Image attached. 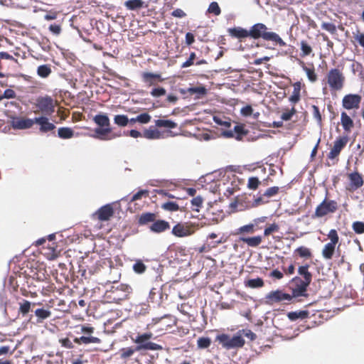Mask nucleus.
I'll return each mask as SVG.
<instances>
[{
  "label": "nucleus",
  "mask_w": 364,
  "mask_h": 364,
  "mask_svg": "<svg viewBox=\"0 0 364 364\" xmlns=\"http://www.w3.org/2000/svg\"><path fill=\"white\" fill-rule=\"evenodd\" d=\"M58 103L51 96H40L36 98L34 107L35 113L42 114V116H50L55 112Z\"/></svg>",
  "instance_id": "39448f33"
},
{
  "label": "nucleus",
  "mask_w": 364,
  "mask_h": 364,
  "mask_svg": "<svg viewBox=\"0 0 364 364\" xmlns=\"http://www.w3.org/2000/svg\"><path fill=\"white\" fill-rule=\"evenodd\" d=\"M48 30L54 35L58 36L60 34L62 28L59 24H51L50 25Z\"/></svg>",
  "instance_id": "0e129e2a"
},
{
  "label": "nucleus",
  "mask_w": 364,
  "mask_h": 364,
  "mask_svg": "<svg viewBox=\"0 0 364 364\" xmlns=\"http://www.w3.org/2000/svg\"><path fill=\"white\" fill-rule=\"evenodd\" d=\"M93 121L98 126V127L111 128L109 119L105 114H96L93 117Z\"/></svg>",
  "instance_id": "bb28decb"
},
{
  "label": "nucleus",
  "mask_w": 364,
  "mask_h": 364,
  "mask_svg": "<svg viewBox=\"0 0 364 364\" xmlns=\"http://www.w3.org/2000/svg\"><path fill=\"white\" fill-rule=\"evenodd\" d=\"M261 182L257 177H250L248 179L247 188L250 190H256L259 187Z\"/></svg>",
  "instance_id": "8fccbe9b"
},
{
  "label": "nucleus",
  "mask_w": 364,
  "mask_h": 364,
  "mask_svg": "<svg viewBox=\"0 0 364 364\" xmlns=\"http://www.w3.org/2000/svg\"><path fill=\"white\" fill-rule=\"evenodd\" d=\"M353 38L355 41L363 48H364V33L357 31L355 33H353Z\"/></svg>",
  "instance_id": "5fc2aeb1"
},
{
  "label": "nucleus",
  "mask_w": 364,
  "mask_h": 364,
  "mask_svg": "<svg viewBox=\"0 0 364 364\" xmlns=\"http://www.w3.org/2000/svg\"><path fill=\"white\" fill-rule=\"evenodd\" d=\"M253 109L250 105H247L242 108L241 109V114L245 116H250L252 114Z\"/></svg>",
  "instance_id": "338daca9"
},
{
  "label": "nucleus",
  "mask_w": 364,
  "mask_h": 364,
  "mask_svg": "<svg viewBox=\"0 0 364 364\" xmlns=\"http://www.w3.org/2000/svg\"><path fill=\"white\" fill-rule=\"evenodd\" d=\"M171 16L176 18H183L186 16V14L182 9H176L172 11Z\"/></svg>",
  "instance_id": "774afa93"
},
{
  "label": "nucleus",
  "mask_w": 364,
  "mask_h": 364,
  "mask_svg": "<svg viewBox=\"0 0 364 364\" xmlns=\"http://www.w3.org/2000/svg\"><path fill=\"white\" fill-rule=\"evenodd\" d=\"M196 58V55L194 52L190 54L188 59L181 65L182 68L190 67L194 64V60Z\"/></svg>",
  "instance_id": "680f3d73"
},
{
  "label": "nucleus",
  "mask_w": 364,
  "mask_h": 364,
  "mask_svg": "<svg viewBox=\"0 0 364 364\" xmlns=\"http://www.w3.org/2000/svg\"><path fill=\"white\" fill-rule=\"evenodd\" d=\"M171 232L176 237H183L193 235L194 230L187 223H178L173 226Z\"/></svg>",
  "instance_id": "2eb2a0df"
},
{
  "label": "nucleus",
  "mask_w": 364,
  "mask_h": 364,
  "mask_svg": "<svg viewBox=\"0 0 364 364\" xmlns=\"http://www.w3.org/2000/svg\"><path fill=\"white\" fill-rule=\"evenodd\" d=\"M144 1L142 0H128L125 1L124 6L129 10H136L143 7Z\"/></svg>",
  "instance_id": "4c0bfd02"
},
{
  "label": "nucleus",
  "mask_w": 364,
  "mask_h": 364,
  "mask_svg": "<svg viewBox=\"0 0 364 364\" xmlns=\"http://www.w3.org/2000/svg\"><path fill=\"white\" fill-rule=\"evenodd\" d=\"M229 35L235 38L242 39L249 37V31L242 27H234L228 30Z\"/></svg>",
  "instance_id": "a878e982"
},
{
  "label": "nucleus",
  "mask_w": 364,
  "mask_h": 364,
  "mask_svg": "<svg viewBox=\"0 0 364 364\" xmlns=\"http://www.w3.org/2000/svg\"><path fill=\"white\" fill-rule=\"evenodd\" d=\"M58 136L63 139H71L74 136V131L70 127H60L58 130Z\"/></svg>",
  "instance_id": "72a5a7b5"
},
{
  "label": "nucleus",
  "mask_w": 364,
  "mask_h": 364,
  "mask_svg": "<svg viewBox=\"0 0 364 364\" xmlns=\"http://www.w3.org/2000/svg\"><path fill=\"white\" fill-rule=\"evenodd\" d=\"M155 125L158 127L168 129H174L177 127V124L170 119H157L155 121Z\"/></svg>",
  "instance_id": "c9c22d12"
},
{
  "label": "nucleus",
  "mask_w": 364,
  "mask_h": 364,
  "mask_svg": "<svg viewBox=\"0 0 364 364\" xmlns=\"http://www.w3.org/2000/svg\"><path fill=\"white\" fill-rule=\"evenodd\" d=\"M248 34L250 37L254 39L262 38L265 41H270L277 43L282 41V39L277 33L267 31V26L261 23H258L252 26L249 31Z\"/></svg>",
  "instance_id": "423d86ee"
},
{
  "label": "nucleus",
  "mask_w": 364,
  "mask_h": 364,
  "mask_svg": "<svg viewBox=\"0 0 364 364\" xmlns=\"http://www.w3.org/2000/svg\"><path fill=\"white\" fill-rule=\"evenodd\" d=\"M349 138L347 135L339 136L333 141V145L328 152L327 157L330 160L338 161V156L342 150L346 146Z\"/></svg>",
  "instance_id": "9d476101"
},
{
  "label": "nucleus",
  "mask_w": 364,
  "mask_h": 364,
  "mask_svg": "<svg viewBox=\"0 0 364 364\" xmlns=\"http://www.w3.org/2000/svg\"><path fill=\"white\" fill-rule=\"evenodd\" d=\"M341 124L345 132L350 133L354 127V122L352 118L346 112L341 114Z\"/></svg>",
  "instance_id": "393cba45"
},
{
  "label": "nucleus",
  "mask_w": 364,
  "mask_h": 364,
  "mask_svg": "<svg viewBox=\"0 0 364 364\" xmlns=\"http://www.w3.org/2000/svg\"><path fill=\"white\" fill-rule=\"evenodd\" d=\"M34 124V119L24 117H14L11 121L12 127L14 129H24L31 128Z\"/></svg>",
  "instance_id": "6ab92c4d"
},
{
  "label": "nucleus",
  "mask_w": 364,
  "mask_h": 364,
  "mask_svg": "<svg viewBox=\"0 0 364 364\" xmlns=\"http://www.w3.org/2000/svg\"><path fill=\"white\" fill-rule=\"evenodd\" d=\"M144 136L149 139H159L161 137V133L156 129L150 127L148 129H146L143 134Z\"/></svg>",
  "instance_id": "58836bf2"
},
{
  "label": "nucleus",
  "mask_w": 364,
  "mask_h": 364,
  "mask_svg": "<svg viewBox=\"0 0 364 364\" xmlns=\"http://www.w3.org/2000/svg\"><path fill=\"white\" fill-rule=\"evenodd\" d=\"M35 315L37 317L38 322H41L43 320L49 318L51 316V312L48 309L43 308L36 309L34 311Z\"/></svg>",
  "instance_id": "f704fd0d"
},
{
  "label": "nucleus",
  "mask_w": 364,
  "mask_h": 364,
  "mask_svg": "<svg viewBox=\"0 0 364 364\" xmlns=\"http://www.w3.org/2000/svg\"><path fill=\"white\" fill-rule=\"evenodd\" d=\"M191 203L193 205V210L199 211V208H200L203 204V199L201 197L197 196L191 200Z\"/></svg>",
  "instance_id": "6e6d98bb"
},
{
  "label": "nucleus",
  "mask_w": 364,
  "mask_h": 364,
  "mask_svg": "<svg viewBox=\"0 0 364 364\" xmlns=\"http://www.w3.org/2000/svg\"><path fill=\"white\" fill-rule=\"evenodd\" d=\"M114 210L112 204H106L100 207L92 215V218L101 222L108 221L114 215Z\"/></svg>",
  "instance_id": "4468645a"
},
{
  "label": "nucleus",
  "mask_w": 364,
  "mask_h": 364,
  "mask_svg": "<svg viewBox=\"0 0 364 364\" xmlns=\"http://www.w3.org/2000/svg\"><path fill=\"white\" fill-rule=\"evenodd\" d=\"M295 112L296 111L294 107L290 110L286 109L282 113L280 116L281 120L273 122L272 124H270L269 127L273 128L282 127L284 126V122L289 121L293 117V115L295 114Z\"/></svg>",
  "instance_id": "aec40b11"
},
{
  "label": "nucleus",
  "mask_w": 364,
  "mask_h": 364,
  "mask_svg": "<svg viewBox=\"0 0 364 364\" xmlns=\"http://www.w3.org/2000/svg\"><path fill=\"white\" fill-rule=\"evenodd\" d=\"M218 341L223 346L227 349L241 348L245 344V340L240 336L230 337L227 334H222L218 337Z\"/></svg>",
  "instance_id": "f8f14e48"
},
{
  "label": "nucleus",
  "mask_w": 364,
  "mask_h": 364,
  "mask_svg": "<svg viewBox=\"0 0 364 364\" xmlns=\"http://www.w3.org/2000/svg\"><path fill=\"white\" fill-rule=\"evenodd\" d=\"M143 197L147 198L149 197V191L146 190H141L134 194L130 200V202H134L138 200L141 199Z\"/></svg>",
  "instance_id": "3c124183"
},
{
  "label": "nucleus",
  "mask_w": 364,
  "mask_h": 364,
  "mask_svg": "<svg viewBox=\"0 0 364 364\" xmlns=\"http://www.w3.org/2000/svg\"><path fill=\"white\" fill-rule=\"evenodd\" d=\"M114 122L116 124L120 127H125L129 123V119L127 115L117 114L114 116Z\"/></svg>",
  "instance_id": "c03bdc74"
},
{
  "label": "nucleus",
  "mask_w": 364,
  "mask_h": 364,
  "mask_svg": "<svg viewBox=\"0 0 364 364\" xmlns=\"http://www.w3.org/2000/svg\"><path fill=\"white\" fill-rule=\"evenodd\" d=\"M74 342L77 344H88V343H100L101 340L97 337L94 336H81L80 338H75Z\"/></svg>",
  "instance_id": "473e14b6"
},
{
  "label": "nucleus",
  "mask_w": 364,
  "mask_h": 364,
  "mask_svg": "<svg viewBox=\"0 0 364 364\" xmlns=\"http://www.w3.org/2000/svg\"><path fill=\"white\" fill-rule=\"evenodd\" d=\"M18 304V314H21L23 317H24L31 310V307H34V306H36V304L31 303V301L26 299H23L21 302H19Z\"/></svg>",
  "instance_id": "cd10ccee"
},
{
  "label": "nucleus",
  "mask_w": 364,
  "mask_h": 364,
  "mask_svg": "<svg viewBox=\"0 0 364 364\" xmlns=\"http://www.w3.org/2000/svg\"><path fill=\"white\" fill-rule=\"evenodd\" d=\"M264 219L257 218L254 220V223H250L247 225H242L237 229V234L242 235V237H245V235L253 234L256 230V226L257 223L263 222Z\"/></svg>",
  "instance_id": "4be33fe9"
},
{
  "label": "nucleus",
  "mask_w": 364,
  "mask_h": 364,
  "mask_svg": "<svg viewBox=\"0 0 364 364\" xmlns=\"http://www.w3.org/2000/svg\"><path fill=\"white\" fill-rule=\"evenodd\" d=\"M151 117L148 113H142L136 117V120L141 124H147L150 122Z\"/></svg>",
  "instance_id": "4d7b16f0"
},
{
  "label": "nucleus",
  "mask_w": 364,
  "mask_h": 364,
  "mask_svg": "<svg viewBox=\"0 0 364 364\" xmlns=\"http://www.w3.org/2000/svg\"><path fill=\"white\" fill-rule=\"evenodd\" d=\"M247 134V131H246L242 124L236 125L234 127L233 130H228L223 132V135L226 137H235L237 139H242V136H245Z\"/></svg>",
  "instance_id": "412c9836"
},
{
  "label": "nucleus",
  "mask_w": 364,
  "mask_h": 364,
  "mask_svg": "<svg viewBox=\"0 0 364 364\" xmlns=\"http://www.w3.org/2000/svg\"><path fill=\"white\" fill-rule=\"evenodd\" d=\"M362 96L358 94H347L342 99V107L346 110H356L360 108Z\"/></svg>",
  "instance_id": "ddd939ff"
},
{
  "label": "nucleus",
  "mask_w": 364,
  "mask_h": 364,
  "mask_svg": "<svg viewBox=\"0 0 364 364\" xmlns=\"http://www.w3.org/2000/svg\"><path fill=\"white\" fill-rule=\"evenodd\" d=\"M279 231V226L278 224L273 223L267 224L264 229L263 235H255L252 237H240L239 241L244 242L250 247H258L262 242L263 238L268 237L269 235H273L274 233Z\"/></svg>",
  "instance_id": "f03ea898"
},
{
  "label": "nucleus",
  "mask_w": 364,
  "mask_h": 364,
  "mask_svg": "<svg viewBox=\"0 0 364 364\" xmlns=\"http://www.w3.org/2000/svg\"><path fill=\"white\" fill-rule=\"evenodd\" d=\"M326 82L331 91H339L343 89L346 82V77L339 68L331 69L326 77Z\"/></svg>",
  "instance_id": "0eeeda50"
},
{
  "label": "nucleus",
  "mask_w": 364,
  "mask_h": 364,
  "mask_svg": "<svg viewBox=\"0 0 364 364\" xmlns=\"http://www.w3.org/2000/svg\"><path fill=\"white\" fill-rule=\"evenodd\" d=\"M321 28L327 31H328L329 33H331V34H334L336 33V26L332 23H327V22H323L321 24Z\"/></svg>",
  "instance_id": "bf43d9fd"
},
{
  "label": "nucleus",
  "mask_w": 364,
  "mask_h": 364,
  "mask_svg": "<svg viewBox=\"0 0 364 364\" xmlns=\"http://www.w3.org/2000/svg\"><path fill=\"white\" fill-rule=\"evenodd\" d=\"M289 289V293L280 289L269 292L265 296L266 303L270 305L276 303L290 304L293 299L296 297V288L290 287Z\"/></svg>",
  "instance_id": "20e7f679"
},
{
  "label": "nucleus",
  "mask_w": 364,
  "mask_h": 364,
  "mask_svg": "<svg viewBox=\"0 0 364 364\" xmlns=\"http://www.w3.org/2000/svg\"><path fill=\"white\" fill-rule=\"evenodd\" d=\"M16 95L15 91L11 89H6L4 92V95H2V97H4V99H14L16 97Z\"/></svg>",
  "instance_id": "69168bd1"
},
{
  "label": "nucleus",
  "mask_w": 364,
  "mask_h": 364,
  "mask_svg": "<svg viewBox=\"0 0 364 364\" xmlns=\"http://www.w3.org/2000/svg\"><path fill=\"white\" fill-rule=\"evenodd\" d=\"M348 178L350 190L355 191L363 186L364 180L363 176L358 171L348 173Z\"/></svg>",
  "instance_id": "f3484780"
},
{
  "label": "nucleus",
  "mask_w": 364,
  "mask_h": 364,
  "mask_svg": "<svg viewBox=\"0 0 364 364\" xmlns=\"http://www.w3.org/2000/svg\"><path fill=\"white\" fill-rule=\"evenodd\" d=\"M170 229L168 222L164 220H158L152 223L150 226V230L155 233H161Z\"/></svg>",
  "instance_id": "b1692460"
},
{
  "label": "nucleus",
  "mask_w": 364,
  "mask_h": 364,
  "mask_svg": "<svg viewBox=\"0 0 364 364\" xmlns=\"http://www.w3.org/2000/svg\"><path fill=\"white\" fill-rule=\"evenodd\" d=\"M299 65L303 68L305 71L309 80L311 82H314L317 80V75L315 73V69L313 65L311 67H307L304 61L299 60Z\"/></svg>",
  "instance_id": "c756f323"
},
{
  "label": "nucleus",
  "mask_w": 364,
  "mask_h": 364,
  "mask_svg": "<svg viewBox=\"0 0 364 364\" xmlns=\"http://www.w3.org/2000/svg\"><path fill=\"white\" fill-rule=\"evenodd\" d=\"M61 346L65 348L72 349L74 348L73 342L68 338H64L59 340Z\"/></svg>",
  "instance_id": "e2e57ef3"
},
{
  "label": "nucleus",
  "mask_w": 364,
  "mask_h": 364,
  "mask_svg": "<svg viewBox=\"0 0 364 364\" xmlns=\"http://www.w3.org/2000/svg\"><path fill=\"white\" fill-rule=\"evenodd\" d=\"M111 128L97 127L95 129L93 137L100 140H110L116 136H120V134H113L112 136H107V134L111 133Z\"/></svg>",
  "instance_id": "5701e85b"
},
{
  "label": "nucleus",
  "mask_w": 364,
  "mask_h": 364,
  "mask_svg": "<svg viewBox=\"0 0 364 364\" xmlns=\"http://www.w3.org/2000/svg\"><path fill=\"white\" fill-rule=\"evenodd\" d=\"M161 208L167 211H177L180 209L179 205L173 201H168L161 205Z\"/></svg>",
  "instance_id": "49530a36"
},
{
  "label": "nucleus",
  "mask_w": 364,
  "mask_h": 364,
  "mask_svg": "<svg viewBox=\"0 0 364 364\" xmlns=\"http://www.w3.org/2000/svg\"><path fill=\"white\" fill-rule=\"evenodd\" d=\"M312 53L311 46L305 41L301 42V57L309 55Z\"/></svg>",
  "instance_id": "79ce46f5"
},
{
  "label": "nucleus",
  "mask_w": 364,
  "mask_h": 364,
  "mask_svg": "<svg viewBox=\"0 0 364 364\" xmlns=\"http://www.w3.org/2000/svg\"><path fill=\"white\" fill-rule=\"evenodd\" d=\"M141 79L142 81L148 86L156 85L158 82H161L164 80L161 74L150 72L142 73Z\"/></svg>",
  "instance_id": "a211bd4d"
},
{
  "label": "nucleus",
  "mask_w": 364,
  "mask_h": 364,
  "mask_svg": "<svg viewBox=\"0 0 364 364\" xmlns=\"http://www.w3.org/2000/svg\"><path fill=\"white\" fill-rule=\"evenodd\" d=\"M352 228L356 234H363L364 223L361 221L354 222L352 225Z\"/></svg>",
  "instance_id": "603ef678"
},
{
  "label": "nucleus",
  "mask_w": 364,
  "mask_h": 364,
  "mask_svg": "<svg viewBox=\"0 0 364 364\" xmlns=\"http://www.w3.org/2000/svg\"><path fill=\"white\" fill-rule=\"evenodd\" d=\"M136 351H138L136 350V347L134 348L132 346L127 347V348H123L120 349V357L122 359H126L129 357H131Z\"/></svg>",
  "instance_id": "a19ab883"
},
{
  "label": "nucleus",
  "mask_w": 364,
  "mask_h": 364,
  "mask_svg": "<svg viewBox=\"0 0 364 364\" xmlns=\"http://www.w3.org/2000/svg\"><path fill=\"white\" fill-rule=\"evenodd\" d=\"M297 255L301 258H304L305 260H309V264H313V254L309 248L304 246L297 247Z\"/></svg>",
  "instance_id": "c85d7f7f"
},
{
  "label": "nucleus",
  "mask_w": 364,
  "mask_h": 364,
  "mask_svg": "<svg viewBox=\"0 0 364 364\" xmlns=\"http://www.w3.org/2000/svg\"><path fill=\"white\" fill-rule=\"evenodd\" d=\"M146 269V266L140 259L136 260L135 263L133 264V270L136 274H143L144 272H145Z\"/></svg>",
  "instance_id": "a18cd8bd"
},
{
  "label": "nucleus",
  "mask_w": 364,
  "mask_h": 364,
  "mask_svg": "<svg viewBox=\"0 0 364 364\" xmlns=\"http://www.w3.org/2000/svg\"><path fill=\"white\" fill-rule=\"evenodd\" d=\"M188 92L191 95L198 94L200 96L205 95L207 93L206 89L203 86L190 87Z\"/></svg>",
  "instance_id": "09e8293b"
},
{
  "label": "nucleus",
  "mask_w": 364,
  "mask_h": 364,
  "mask_svg": "<svg viewBox=\"0 0 364 364\" xmlns=\"http://www.w3.org/2000/svg\"><path fill=\"white\" fill-rule=\"evenodd\" d=\"M311 264H304L297 269V297L306 296L307 288L312 281V274L309 271Z\"/></svg>",
  "instance_id": "7ed1b4c3"
},
{
  "label": "nucleus",
  "mask_w": 364,
  "mask_h": 364,
  "mask_svg": "<svg viewBox=\"0 0 364 364\" xmlns=\"http://www.w3.org/2000/svg\"><path fill=\"white\" fill-rule=\"evenodd\" d=\"M328 239L330 240L329 242L326 243L321 251L322 257L326 259L330 260L333 258L336 251V246L338 245L337 250L339 251L340 244L339 236L338 232L335 229H331L328 235Z\"/></svg>",
  "instance_id": "1a4fd4ad"
},
{
  "label": "nucleus",
  "mask_w": 364,
  "mask_h": 364,
  "mask_svg": "<svg viewBox=\"0 0 364 364\" xmlns=\"http://www.w3.org/2000/svg\"><path fill=\"white\" fill-rule=\"evenodd\" d=\"M338 209L336 200L325 198L316 208L315 216L322 218L329 213H333Z\"/></svg>",
  "instance_id": "9b49d317"
},
{
  "label": "nucleus",
  "mask_w": 364,
  "mask_h": 364,
  "mask_svg": "<svg viewBox=\"0 0 364 364\" xmlns=\"http://www.w3.org/2000/svg\"><path fill=\"white\" fill-rule=\"evenodd\" d=\"M34 124L39 125V130L42 133L52 132L55 129V124L49 121L47 116H41L34 118Z\"/></svg>",
  "instance_id": "dca6fc26"
},
{
  "label": "nucleus",
  "mask_w": 364,
  "mask_h": 364,
  "mask_svg": "<svg viewBox=\"0 0 364 364\" xmlns=\"http://www.w3.org/2000/svg\"><path fill=\"white\" fill-rule=\"evenodd\" d=\"M309 313L308 311H300L297 313V331H304L306 329L309 328V326H306L303 323L304 319L309 317Z\"/></svg>",
  "instance_id": "7c9ffc66"
},
{
  "label": "nucleus",
  "mask_w": 364,
  "mask_h": 364,
  "mask_svg": "<svg viewBox=\"0 0 364 364\" xmlns=\"http://www.w3.org/2000/svg\"><path fill=\"white\" fill-rule=\"evenodd\" d=\"M198 347L199 348H207L211 344V340L208 337H200L197 341Z\"/></svg>",
  "instance_id": "de8ad7c7"
},
{
  "label": "nucleus",
  "mask_w": 364,
  "mask_h": 364,
  "mask_svg": "<svg viewBox=\"0 0 364 364\" xmlns=\"http://www.w3.org/2000/svg\"><path fill=\"white\" fill-rule=\"evenodd\" d=\"M208 11L210 14H215V16H218L221 13L220 8L218 4L215 1L210 3V4L209 5V7L208 9Z\"/></svg>",
  "instance_id": "864d4df0"
},
{
  "label": "nucleus",
  "mask_w": 364,
  "mask_h": 364,
  "mask_svg": "<svg viewBox=\"0 0 364 364\" xmlns=\"http://www.w3.org/2000/svg\"><path fill=\"white\" fill-rule=\"evenodd\" d=\"M51 73V69L49 65H41L37 68V74L43 78H46Z\"/></svg>",
  "instance_id": "ea45409f"
},
{
  "label": "nucleus",
  "mask_w": 364,
  "mask_h": 364,
  "mask_svg": "<svg viewBox=\"0 0 364 364\" xmlns=\"http://www.w3.org/2000/svg\"><path fill=\"white\" fill-rule=\"evenodd\" d=\"M161 298V292L157 288H152L150 290L148 301L151 303H159Z\"/></svg>",
  "instance_id": "e433bc0d"
},
{
  "label": "nucleus",
  "mask_w": 364,
  "mask_h": 364,
  "mask_svg": "<svg viewBox=\"0 0 364 364\" xmlns=\"http://www.w3.org/2000/svg\"><path fill=\"white\" fill-rule=\"evenodd\" d=\"M246 286L250 288L262 287L264 286V281L262 278L259 277L256 279H251L246 282Z\"/></svg>",
  "instance_id": "37998d69"
},
{
  "label": "nucleus",
  "mask_w": 364,
  "mask_h": 364,
  "mask_svg": "<svg viewBox=\"0 0 364 364\" xmlns=\"http://www.w3.org/2000/svg\"><path fill=\"white\" fill-rule=\"evenodd\" d=\"M132 292L130 286L124 284H119L117 286H112L109 290H107L104 295V299L108 303L119 304L129 298Z\"/></svg>",
  "instance_id": "f257e3e1"
},
{
  "label": "nucleus",
  "mask_w": 364,
  "mask_h": 364,
  "mask_svg": "<svg viewBox=\"0 0 364 364\" xmlns=\"http://www.w3.org/2000/svg\"><path fill=\"white\" fill-rule=\"evenodd\" d=\"M156 218V215L153 213H142L138 220V224L140 225H144L149 223H154Z\"/></svg>",
  "instance_id": "2f4dec72"
},
{
  "label": "nucleus",
  "mask_w": 364,
  "mask_h": 364,
  "mask_svg": "<svg viewBox=\"0 0 364 364\" xmlns=\"http://www.w3.org/2000/svg\"><path fill=\"white\" fill-rule=\"evenodd\" d=\"M278 192H279V187L272 186L266 190V191L263 194V196L270 198V197H272V196L277 195L278 193Z\"/></svg>",
  "instance_id": "052dcab7"
},
{
  "label": "nucleus",
  "mask_w": 364,
  "mask_h": 364,
  "mask_svg": "<svg viewBox=\"0 0 364 364\" xmlns=\"http://www.w3.org/2000/svg\"><path fill=\"white\" fill-rule=\"evenodd\" d=\"M166 93V90L164 87H155L151 91V95L154 97H159L165 95Z\"/></svg>",
  "instance_id": "13d9d810"
},
{
  "label": "nucleus",
  "mask_w": 364,
  "mask_h": 364,
  "mask_svg": "<svg viewBox=\"0 0 364 364\" xmlns=\"http://www.w3.org/2000/svg\"><path fill=\"white\" fill-rule=\"evenodd\" d=\"M153 337L151 332H146L138 334L135 338H132L134 343H136V350H161L163 349L161 345L149 341Z\"/></svg>",
  "instance_id": "6e6552de"
}]
</instances>
